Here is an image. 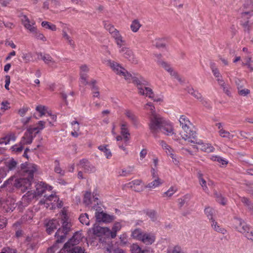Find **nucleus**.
Listing matches in <instances>:
<instances>
[{"mask_svg": "<svg viewBox=\"0 0 253 253\" xmlns=\"http://www.w3.org/2000/svg\"><path fill=\"white\" fill-rule=\"evenodd\" d=\"M59 219L62 222L61 228H59L55 234L57 243H62L64 241L66 235L70 229L71 224L68 222V218L66 213L62 211L60 213L58 219H52L46 223V231L48 234L52 233L53 230L59 225Z\"/></svg>", "mask_w": 253, "mask_h": 253, "instance_id": "1", "label": "nucleus"}, {"mask_svg": "<svg viewBox=\"0 0 253 253\" xmlns=\"http://www.w3.org/2000/svg\"><path fill=\"white\" fill-rule=\"evenodd\" d=\"M179 122L181 127L185 132L181 135L182 139L190 143H195L194 139L196 137V133L192 129L193 126L189 119L185 115H181Z\"/></svg>", "mask_w": 253, "mask_h": 253, "instance_id": "2", "label": "nucleus"}, {"mask_svg": "<svg viewBox=\"0 0 253 253\" xmlns=\"http://www.w3.org/2000/svg\"><path fill=\"white\" fill-rule=\"evenodd\" d=\"M148 106H150L152 110V114L150 115L149 129L154 136L156 137L166 119L155 112L154 106H151V104H147L146 107Z\"/></svg>", "mask_w": 253, "mask_h": 253, "instance_id": "3", "label": "nucleus"}, {"mask_svg": "<svg viewBox=\"0 0 253 253\" xmlns=\"http://www.w3.org/2000/svg\"><path fill=\"white\" fill-rule=\"evenodd\" d=\"M133 83L136 84L138 89V93L140 95L148 97L153 99L154 101L161 102L162 101V99L160 97L154 98V95L152 89L146 86L147 82L141 76H140L139 78H134Z\"/></svg>", "mask_w": 253, "mask_h": 253, "instance_id": "4", "label": "nucleus"}, {"mask_svg": "<svg viewBox=\"0 0 253 253\" xmlns=\"http://www.w3.org/2000/svg\"><path fill=\"white\" fill-rule=\"evenodd\" d=\"M131 237L146 245H152L156 240V236L154 233L144 232L139 228L131 231Z\"/></svg>", "mask_w": 253, "mask_h": 253, "instance_id": "5", "label": "nucleus"}, {"mask_svg": "<svg viewBox=\"0 0 253 253\" xmlns=\"http://www.w3.org/2000/svg\"><path fill=\"white\" fill-rule=\"evenodd\" d=\"M28 177V178H22L19 179H16L14 181L13 179H8L5 181L3 184L7 190H9L12 185H14L15 187L20 189L23 192H25L27 190L30 189L32 184V181Z\"/></svg>", "mask_w": 253, "mask_h": 253, "instance_id": "6", "label": "nucleus"}, {"mask_svg": "<svg viewBox=\"0 0 253 253\" xmlns=\"http://www.w3.org/2000/svg\"><path fill=\"white\" fill-rule=\"evenodd\" d=\"M106 64L107 66L110 67L116 74L124 77V79L128 82H130L132 80L133 82L134 78H139L140 76L138 77H132V75L121 66L119 63L114 61L107 60L106 61Z\"/></svg>", "mask_w": 253, "mask_h": 253, "instance_id": "7", "label": "nucleus"}, {"mask_svg": "<svg viewBox=\"0 0 253 253\" xmlns=\"http://www.w3.org/2000/svg\"><path fill=\"white\" fill-rule=\"evenodd\" d=\"M40 203L43 205L46 208H49L51 210L62 207V202L59 201V198L55 194H51L48 196H44Z\"/></svg>", "mask_w": 253, "mask_h": 253, "instance_id": "8", "label": "nucleus"}, {"mask_svg": "<svg viewBox=\"0 0 253 253\" xmlns=\"http://www.w3.org/2000/svg\"><path fill=\"white\" fill-rule=\"evenodd\" d=\"M92 209L96 211L95 216L96 220L98 222H102L104 223H110L113 221L115 217L114 215L107 214L102 211L100 207L93 206Z\"/></svg>", "mask_w": 253, "mask_h": 253, "instance_id": "9", "label": "nucleus"}, {"mask_svg": "<svg viewBox=\"0 0 253 253\" xmlns=\"http://www.w3.org/2000/svg\"><path fill=\"white\" fill-rule=\"evenodd\" d=\"M233 226L237 231L244 234L249 230V226L241 218L235 217L233 220Z\"/></svg>", "mask_w": 253, "mask_h": 253, "instance_id": "10", "label": "nucleus"}, {"mask_svg": "<svg viewBox=\"0 0 253 253\" xmlns=\"http://www.w3.org/2000/svg\"><path fill=\"white\" fill-rule=\"evenodd\" d=\"M21 22L25 28L31 33L36 32V23L34 20H30L26 15H22L21 16Z\"/></svg>", "mask_w": 253, "mask_h": 253, "instance_id": "11", "label": "nucleus"}, {"mask_svg": "<svg viewBox=\"0 0 253 253\" xmlns=\"http://www.w3.org/2000/svg\"><path fill=\"white\" fill-rule=\"evenodd\" d=\"M157 62L159 65L169 72L171 77L177 80L179 82H182V80L177 73L173 70L169 64L162 60H158Z\"/></svg>", "mask_w": 253, "mask_h": 253, "instance_id": "12", "label": "nucleus"}, {"mask_svg": "<svg viewBox=\"0 0 253 253\" xmlns=\"http://www.w3.org/2000/svg\"><path fill=\"white\" fill-rule=\"evenodd\" d=\"M34 198H37L36 194L32 191H28L23 196L21 200L19 202V207L24 208L27 206Z\"/></svg>", "mask_w": 253, "mask_h": 253, "instance_id": "13", "label": "nucleus"}, {"mask_svg": "<svg viewBox=\"0 0 253 253\" xmlns=\"http://www.w3.org/2000/svg\"><path fill=\"white\" fill-rule=\"evenodd\" d=\"M121 134L123 136L125 143L127 144L130 139V134L128 130V123L124 121H121L120 123Z\"/></svg>", "mask_w": 253, "mask_h": 253, "instance_id": "14", "label": "nucleus"}, {"mask_svg": "<svg viewBox=\"0 0 253 253\" xmlns=\"http://www.w3.org/2000/svg\"><path fill=\"white\" fill-rule=\"evenodd\" d=\"M120 48L119 52L121 53L125 58L133 63H137V59L134 57L133 52L130 49L123 46Z\"/></svg>", "mask_w": 253, "mask_h": 253, "instance_id": "15", "label": "nucleus"}, {"mask_svg": "<svg viewBox=\"0 0 253 253\" xmlns=\"http://www.w3.org/2000/svg\"><path fill=\"white\" fill-rule=\"evenodd\" d=\"M83 238L82 234L80 232H76L73 237L66 243L64 246V248L66 249L70 248L71 246H73L78 244Z\"/></svg>", "mask_w": 253, "mask_h": 253, "instance_id": "16", "label": "nucleus"}, {"mask_svg": "<svg viewBox=\"0 0 253 253\" xmlns=\"http://www.w3.org/2000/svg\"><path fill=\"white\" fill-rule=\"evenodd\" d=\"M79 169H83L85 172L91 173L95 171L94 166L91 165L86 159H82L78 164Z\"/></svg>", "mask_w": 253, "mask_h": 253, "instance_id": "17", "label": "nucleus"}, {"mask_svg": "<svg viewBox=\"0 0 253 253\" xmlns=\"http://www.w3.org/2000/svg\"><path fill=\"white\" fill-rule=\"evenodd\" d=\"M160 131L167 136H171L174 133L173 126L172 123L167 120L165 121L162 125Z\"/></svg>", "mask_w": 253, "mask_h": 253, "instance_id": "18", "label": "nucleus"}, {"mask_svg": "<svg viewBox=\"0 0 253 253\" xmlns=\"http://www.w3.org/2000/svg\"><path fill=\"white\" fill-rule=\"evenodd\" d=\"M70 31L69 27L66 24H63L62 35L64 40L72 47L75 46V42L73 39L68 34Z\"/></svg>", "mask_w": 253, "mask_h": 253, "instance_id": "19", "label": "nucleus"}, {"mask_svg": "<svg viewBox=\"0 0 253 253\" xmlns=\"http://www.w3.org/2000/svg\"><path fill=\"white\" fill-rule=\"evenodd\" d=\"M84 202L86 206L93 205V206H98V198L97 197L93 196V198H91L90 192H86L84 196Z\"/></svg>", "mask_w": 253, "mask_h": 253, "instance_id": "20", "label": "nucleus"}, {"mask_svg": "<svg viewBox=\"0 0 253 253\" xmlns=\"http://www.w3.org/2000/svg\"><path fill=\"white\" fill-rule=\"evenodd\" d=\"M243 25L245 27L251 26L253 24V11L251 12H245L242 13Z\"/></svg>", "mask_w": 253, "mask_h": 253, "instance_id": "21", "label": "nucleus"}, {"mask_svg": "<svg viewBox=\"0 0 253 253\" xmlns=\"http://www.w3.org/2000/svg\"><path fill=\"white\" fill-rule=\"evenodd\" d=\"M88 71L89 68L86 65H83L80 67V82L83 85H85L88 83L87 79Z\"/></svg>", "mask_w": 253, "mask_h": 253, "instance_id": "22", "label": "nucleus"}, {"mask_svg": "<svg viewBox=\"0 0 253 253\" xmlns=\"http://www.w3.org/2000/svg\"><path fill=\"white\" fill-rule=\"evenodd\" d=\"M38 56L44 62L52 68H56L55 61L48 54L39 53Z\"/></svg>", "mask_w": 253, "mask_h": 253, "instance_id": "23", "label": "nucleus"}, {"mask_svg": "<svg viewBox=\"0 0 253 253\" xmlns=\"http://www.w3.org/2000/svg\"><path fill=\"white\" fill-rule=\"evenodd\" d=\"M48 189L49 190H52V187L50 186H47L45 184L42 182L38 183L36 185V191H34V193L36 194L37 198L45 193V190Z\"/></svg>", "mask_w": 253, "mask_h": 253, "instance_id": "24", "label": "nucleus"}, {"mask_svg": "<svg viewBox=\"0 0 253 253\" xmlns=\"http://www.w3.org/2000/svg\"><path fill=\"white\" fill-rule=\"evenodd\" d=\"M93 233L97 236H101L107 233V232L110 231V228L108 227H102L98 225L95 224L92 228Z\"/></svg>", "mask_w": 253, "mask_h": 253, "instance_id": "25", "label": "nucleus"}, {"mask_svg": "<svg viewBox=\"0 0 253 253\" xmlns=\"http://www.w3.org/2000/svg\"><path fill=\"white\" fill-rule=\"evenodd\" d=\"M142 183L141 180L135 179L127 183L126 186L127 187L130 188L135 191L140 192L143 190V187L142 186L139 187Z\"/></svg>", "mask_w": 253, "mask_h": 253, "instance_id": "26", "label": "nucleus"}, {"mask_svg": "<svg viewBox=\"0 0 253 253\" xmlns=\"http://www.w3.org/2000/svg\"><path fill=\"white\" fill-rule=\"evenodd\" d=\"M35 137V135L32 134L27 130L21 138L20 144L23 145L30 144L32 142L33 138Z\"/></svg>", "mask_w": 253, "mask_h": 253, "instance_id": "27", "label": "nucleus"}, {"mask_svg": "<svg viewBox=\"0 0 253 253\" xmlns=\"http://www.w3.org/2000/svg\"><path fill=\"white\" fill-rule=\"evenodd\" d=\"M112 37L114 39L115 42L118 47L121 48L126 44V41L123 39V37L120 34L119 31L114 33L112 35Z\"/></svg>", "mask_w": 253, "mask_h": 253, "instance_id": "28", "label": "nucleus"}, {"mask_svg": "<svg viewBox=\"0 0 253 253\" xmlns=\"http://www.w3.org/2000/svg\"><path fill=\"white\" fill-rule=\"evenodd\" d=\"M194 140L195 141V143L199 144V149H200L202 151H203L204 152H208V153H210V152H213V151L214 150V147L212 146H211V145L210 144L204 143L201 141L197 142L196 141L195 139H194Z\"/></svg>", "mask_w": 253, "mask_h": 253, "instance_id": "29", "label": "nucleus"}, {"mask_svg": "<svg viewBox=\"0 0 253 253\" xmlns=\"http://www.w3.org/2000/svg\"><path fill=\"white\" fill-rule=\"evenodd\" d=\"M38 170V167L34 164H29L27 165L26 169L25 172L31 179H33L34 174Z\"/></svg>", "mask_w": 253, "mask_h": 253, "instance_id": "30", "label": "nucleus"}, {"mask_svg": "<svg viewBox=\"0 0 253 253\" xmlns=\"http://www.w3.org/2000/svg\"><path fill=\"white\" fill-rule=\"evenodd\" d=\"M16 137L15 133L11 132L7 134L5 136L0 139V144H8L10 141H15Z\"/></svg>", "mask_w": 253, "mask_h": 253, "instance_id": "31", "label": "nucleus"}, {"mask_svg": "<svg viewBox=\"0 0 253 253\" xmlns=\"http://www.w3.org/2000/svg\"><path fill=\"white\" fill-rule=\"evenodd\" d=\"M124 114L127 118L129 119L134 125L137 126L138 125L137 118L131 111L126 110Z\"/></svg>", "mask_w": 253, "mask_h": 253, "instance_id": "32", "label": "nucleus"}, {"mask_svg": "<svg viewBox=\"0 0 253 253\" xmlns=\"http://www.w3.org/2000/svg\"><path fill=\"white\" fill-rule=\"evenodd\" d=\"M73 130L71 132V135L74 137H77L79 136V131L80 130V124L77 121H73L71 123Z\"/></svg>", "mask_w": 253, "mask_h": 253, "instance_id": "33", "label": "nucleus"}, {"mask_svg": "<svg viewBox=\"0 0 253 253\" xmlns=\"http://www.w3.org/2000/svg\"><path fill=\"white\" fill-rule=\"evenodd\" d=\"M163 183V180L160 178H155L154 180L149 183L145 187L150 189H154L160 186Z\"/></svg>", "mask_w": 253, "mask_h": 253, "instance_id": "34", "label": "nucleus"}, {"mask_svg": "<svg viewBox=\"0 0 253 253\" xmlns=\"http://www.w3.org/2000/svg\"><path fill=\"white\" fill-rule=\"evenodd\" d=\"M130 250L131 253H148V250H142L141 247L137 244H133L130 247Z\"/></svg>", "mask_w": 253, "mask_h": 253, "instance_id": "35", "label": "nucleus"}, {"mask_svg": "<svg viewBox=\"0 0 253 253\" xmlns=\"http://www.w3.org/2000/svg\"><path fill=\"white\" fill-rule=\"evenodd\" d=\"M198 179L199 183L202 187L203 190L207 193H209V189L207 186V181L203 178V174H198Z\"/></svg>", "mask_w": 253, "mask_h": 253, "instance_id": "36", "label": "nucleus"}, {"mask_svg": "<svg viewBox=\"0 0 253 253\" xmlns=\"http://www.w3.org/2000/svg\"><path fill=\"white\" fill-rule=\"evenodd\" d=\"M123 138V136L122 135H117L116 136V139L118 142L117 145L120 149H122L125 152L126 154H128V150L126 147L127 144H126L125 142L124 144H122L120 142L122 140Z\"/></svg>", "mask_w": 253, "mask_h": 253, "instance_id": "37", "label": "nucleus"}, {"mask_svg": "<svg viewBox=\"0 0 253 253\" xmlns=\"http://www.w3.org/2000/svg\"><path fill=\"white\" fill-rule=\"evenodd\" d=\"M98 149L103 152L107 159H110L112 157L111 151L107 148L106 145H100L98 147Z\"/></svg>", "mask_w": 253, "mask_h": 253, "instance_id": "38", "label": "nucleus"}, {"mask_svg": "<svg viewBox=\"0 0 253 253\" xmlns=\"http://www.w3.org/2000/svg\"><path fill=\"white\" fill-rule=\"evenodd\" d=\"M219 135L223 138H227L229 140L232 139L234 137V135L230 134V133L224 130V129H221L218 131Z\"/></svg>", "mask_w": 253, "mask_h": 253, "instance_id": "39", "label": "nucleus"}, {"mask_svg": "<svg viewBox=\"0 0 253 253\" xmlns=\"http://www.w3.org/2000/svg\"><path fill=\"white\" fill-rule=\"evenodd\" d=\"M141 26V25L138 20H134L132 21L130 27L131 31L135 33L138 31Z\"/></svg>", "mask_w": 253, "mask_h": 253, "instance_id": "40", "label": "nucleus"}, {"mask_svg": "<svg viewBox=\"0 0 253 253\" xmlns=\"http://www.w3.org/2000/svg\"><path fill=\"white\" fill-rule=\"evenodd\" d=\"M41 25L42 27H43L45 29H47L50 30L51 31H55L57 30L56 25H55L54 24H53L52 23H50L47 21L42 22Z\"/></svg>", "mask_w": 253, "mask_h": 253, "instance_id": "41", "label": "nucleus"}, {"mask_svg": "<svg viewBox=\"0 0 253 253\" xmlns=\"http://www.w3.org/2000/svg\"><path fill=\"white\" fill-rule=\"evenodd\" d=\"M163 149L165 151L166 153L168 155L170 156V157L172 159L173 162L174 163H176V162H177L176 158H175L174 155L173 153V150L172 149L170 146L168 145Z\"/></svg>", "mask_w": 253, "mask_h": 253, "instance_id": "42", "label": "nucleus"}, {"mask_svg": "<svg viewBox=\"0 0 253 253\" xmlns=\"http://www.w3.org/2000/svg\"><path fill=\"white\" fill-rule=\"evenodd\" d=\"M177 189L175 187L171 186L167 191L163 193V196L164 197H170L177 191Z\"/></svg>", "mask_w": 253, "mask_h": 253, "instance_id": "43", "label": "nucleus"}, {"mask_svg": "<svg viewBox=\"0 0 253 253\" xmlns=\"http://www.w3.org/2000/svg\"><path fill=\"white\" fill-rule=\"evenodd\" d=\"M79 220L83 224H85L86 225H88L89 224L88 215L87 213L81 214L79 217Z\"/></svg>", "mask_w": 253, "mask_h": 253, "instance_id": "44", "label": "nucleus"}, {"mask_svg": "<svg viewBox=\"0 0 253 253\" xmlns=\"http://www.w3.org/2000/svg\"><path fill=\"white\" fill-rule=\"evenodd\" d=\"M211 226L214 229V230L217 232L222 233V234H224L225 230L223 228H221L220 226L217 224V223L214 220H212L211 221Z\"/></svg>", "mask_w": 253, "mask_h": 253, "instance_id": "45", "label": "nucleus"}, {"mask_svg": "<svg viewBox=\"0 0 253 253\" xmlns=\"http://www.w3.org/2000/svg\"><path fill=\"white\" fill-rule=\"evenodd\" d=\"M211 159L213 161H216L218 162L222 165H226L227 164V161L221 157L217 156H211Z\"/></svg>", "mask_w": 253, "mask_h": 253, "instance_id": "46", "label": "nucleus"}, {"mask_svg": "<svg viewBox=\"0 0 253 253\" xmlns=\"http://www.w3.org/2000/svg\"><path fill=\"white\" fill-rule=\"evenodd\" d=\"M215 195V197L216 198V201L222 205H225L226 204V200L225 199L222 197V196L220 193H218L217 192H214V193Z\"/></svg>", "mask_w": 253, "mask_h": 253, "instance_id": "47", "label": "nucleus"}, {"mask_svg": "<svg viewBox=\"0 0 253 253\" xmlns=\"http://www.w3.org/2000/svg\"><path fill=\"white\" fill-rule=\"evenodd\" d=\"M188 92L189 94L192 95L194 97L200 101H202V97L201 94L197 91L194 90L193 88H190L188 90Z\"/></svg>", "mask_w": 253, "mask_h": 253, "instance_id": "48", "label": "nucleus"}, {"mask_svg": "<svg viewBox=\"0 0 253 253\" xmlns=\"http://www.w3.org/2000/svg\"><path fill=\"white\" fill-rule=\"evenodd\" d=\"M32 34L33 36L38 40H41L42 42H45L46 41V39L43 35V34L39 32L37 28L36 29V32H33Z\"/></svg>", "mask_w": 253, "mask_h": 253, "instance_id": "49", "label": "nucleus"}, {"mask_svg": "<svg viewBox=\"0 0 253 253\" xmlns=\"http://www.w3.org/2000/svg\"><path fill=\"white\" fill-rule=\"evenodd\" d=\"M205 212L207 215L208 218L211 220H214L213 218V214L214 213V211L211 208H207L205 209Z\"/></svg>", "mask_w": 253, "mask_h": 253, "instance_id": "50", "label": "nucleus"}, {"mask_svg": "<svg viewBox=\"0 0 253 253\" xmlns=\"http://www.w3.org/2000/svg\"><path fill=\"white\" fill-rule=\"evenodd\" d=\"M221 87L222 88L223 91L228 95H230L231 94L230 92V86L225 83L224 81H223V84H219Z\"/></svg>", "mask_w": 253, "mask_h": 253, "instance_id": "51", "label": "nucleus"}, {"mask_svg": "<svg viewBox=\"0 0 253 253\" xmlns=\"http://www.w3.org/2000/svg\"><path fill=\"white\" fill-rule=\"evenodd\" d=\"M133 171V168L129 167L126 169H122L120 172V175L123 176H126L129 175Z\"/></svg>", "mask_w": 253, "mask_h": 253, "instance_id": "52", "label": "nucleus"}, {"mask_svg": "<svg viewBox=\"0 0 253 253\" xmlns=\"http://www.w3.org/2000/svg\"><path fill=\"white\" fill-rule=\"evenodd\" d=\"M146 214L152 220L155 221L156 220L157 214L155 211L153 210H150L147 211Z\"/></svg>", "mask_w": 253, "mask_h": 253, "instance_id": "53", "label": "nucleus"}, {"mask_svg": "<svg viewBox=\"0 0 253 253\" xmlns=\"http://www.w3.org/2000/svg\"><path fill=\"white\" fill-rule=\"evenodd\" d=\"M104 27L105 29L109 31V32L111 34V35L115 32H117L118 30L114 28V27L111 25L110 24H105L104 25Z\"/></svg>", "mask_w": 253, "mask_h": 253, "instance_id": "54", "label": "nucleus"}, {"mask_svg": "<svg viewBox=\"0 0 253 253\" xmlns=\"http://www.w3.org/2000/svg\"><path fill=\"white\" fill-rule=\"evenodd\" d=\"M211 68L215 78L217 77V76L220 75L218 69L215 66L214 63L211 64Z\"/></svg>", "mask_w": 253, "mask_h": 253, "instance_id": "55", "label": "nucleus"}, {"mask_svg": "<svg viewBox=\"0 0 253 253\" xmlns=\"http://www.w3.org/2000/svg\"><path fill=\"white\" fill-rule=\"evenodd\" d=\"M238 93L242 96H246L250 93V90L246 88L242 89V86H238Z\"/></svg>", "mask_w": 253, "mask_h": 253, "instance_id": "56", "label": "nucleus"}, {"mask_svg": "<svg viewBox=\"0 0 253 253\" xmlns=\"http://www.w3.org/2000/svg\"><path fill=\"white\" fill-rule=\"evenodd\" d=\"M23 149V145H20V143L19 145H15L11 147V149L13 151L16 153H20L21 152Z\"/></svg>", "mask_w": 253, "mask_h": 253, "instance_id": "57", "label": "nucleus"}, {"mask_svg": "<svg viewBox=\"0 0 253 253\" xmlns=\"http://www.w3.org/2000/svg\"><path fill=\"white\" fill-rule=\"evenodd\" d=\"M155 45L158 48L164 47L165 43L162 39H157L155 41Z\"/></svg>", "mask_w": 253, "mask_h": 253, "instance_id": "58", "label": "nucleus"}, {"mask_svg": "<svg viewBox=\"0 0 253 253\" xmlns=\"http://www.w3.org/2000/svg\"><path fill=\"white\" fill-rule=\"evenodd\" d=\"M0 253H17V251L13 248L9 247H5L2 249Z\"/></svg>", "mask_w": 253, "mask_h": 253, "instance_id": "59", "label": "nucleus"}, {"mask_svg": "<svg viewBox=\"0 0 253 253\" xmlns=\"http://www.w3.org/2000/svg\"><path fill=\"white\" fill-rule=\"evenodd\" d=\"M1 105L0 110L3 112L10 108L9 103L7 101H2Z\"/></svg>", "mask_w": 253, "mask_h": 253, "instance_id": "60", "label": "nucleus"}, {"mask_svg": "<svg viewBox=\"0 0 253 253\" xmlns=\"http://www.w3.org/2000/svg\"><path fill=\"white\" fill-rule=\"evenodd\" d=\"M27 130L32 134L34 133L35 135L41 131L38 127H29Z\"/></svg>", "mask_w": 253, "mask_h": 253, "instance_id": "61", "label": "nucleus"}, {"mask_svg": "<svg viewBox=\"0 0 253 253\" xmlns=\"http://www.w3.org/2000/svg\"><path fill=\"white\" fill-rule=\"evenodd\" d=\"M70 253H85L84 250L81 247H76L73 248L70 251Z\"/></svg>", "mask_w": 253, "mask_h": 253, "instance_id": "62", "label": "nucleus"}, {"mask_svg": "<svg viewBox=\"0 0 253 253\" xmlns=\"http://www.w3.org/2000/svg\"><path fill=\"white\" fill-rule=\"evenodd\" d=\"M244 236L249 240L253 241V231H250V228L249 230L246 231V233L244 234Z\"/></svg>", "mask_w": 253, "mask_h": 253, "instance_id": "63", "label": "nucleus"}, {"mask_svg": "<svg viewBox=\"0 0 253 253\" xmlns=\"http://www.w3.org/2000/svg\"><path fill=\"white\" fill-rule=\"evenodd\" d=\"M169 253H185L179 247H175Z\"/></svg>", "mask_w": 253, "mask_h": 253, "instance_id": "64", "label": "nucleus"}]
</instances>
